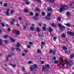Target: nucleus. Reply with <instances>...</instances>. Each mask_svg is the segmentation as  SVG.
Masks as SVG:
<instances>
[{
    "label": "nucleus",
    "instance_id": "nucleus-1",
    "mask_svg": "<svg viewBox=\"0 0 74 74\" xmlns=\"http://www.w3.org/2000/svg\"><path fill=\"white\" fill-rule=\"evenodd\" d=\"M60 7L61 8L59 9V11L60 12H62L63 10H66L68 8L66 6H64L63 5H60Z\"/></svg>",
    "mask_w": 74,
    "mask_h": 74
},
{
    "label": "nucleus",
    "instance_id": "nucleus-2",
    "mask_svg": "<svg viewBox=\"0 0 74 74\" xmlns=\"http://www.w3.org/2000/svg\"><path fill=\"white\" fill-rule=\"evenodd\" d=\"M65 61L66 62V63L67 66H71L73 65V62L71 61H69V62L67 61V60H65Z\"/></svg>",
    "mask_w": 74,
    "mask_h": 74
},
{
    "label": "nucleus",
    "instance_id": "nucleus-3",
    "mask_svg": "<svg viewBox=\"0 0 74 74\" xmlns=\"http://www.w3.org/2000/svg\"><path fill=\"white\" fill-rule=\"evenodd\" d=\"M51 14L50 13H49L47 14V17H46V19H47V20H49V19H51V17H50V16H51Z\"/></svg>",
    "mask_w": 74,
    "mask_h": 74
},
{
    "label": "nucleus",
    "instance_id": "nucleus-4",
    "mask_svg": "<svg viewBox=\"0 0 74 74\" xmlns=\"http://www.w3.org/2000/svg\"><path fill=\"white\" fill-rule=\"evenodd\" d=\"M67 33L68 34H69L71 36H74V34L73 32L68 31L67 32Z\"/></svg>",
    "mask_w": 74,
    "mask_h": 74
},
{
    "label": "nucleus",
    "instance_id": "nucleus-5",
    "mask_svg": "<svg viewBox=\"0 0 74 74\" xmlns=\"http://www.w3.org/2000/svg\"><path fill=\"white\" fill-rule=\"evenodd\" d=\"M9 11H10V9H8L6 10V14L7 15V16H10V13H9Z\"/></svg>",
    "mask_w": 74,
    "mask_h": 74
},
{
    "label": "nucleus",
    "instance_id": "nucleus-6",
    "mask_svg": "<svg viewBox=\"0 0 74 74\" xmlns=\"http://www.w3.org/2000/svg\"><path fill=\"white\" fill-rule=\"evenodd\" d=\"M15 21V19H12L11 21V23L12 25H14V22Z\"/></svg>",
    "mask_w": 74,
    "mask_h": 74
},
{
    "label": "nucleus",
    "instance_id": "nucleus-7",
    "mask_svg": "<svg viewBox=\"0 0 74 74\" xmlns=\"http://www.w3.org/2000/svg\"><path fill=\"white\" fill-rule=\"evenodd\" d=\"M60 29L62 30H65V28L64 26H62L61 27Z\"/></svg>",
    "mask_w": 74,
    "mask_h": 74
},
{
    "label": "nucleus",
    "instance_id": "nucleus-8",
    "mask_svg": "<svg viewBox=\"0 0 74 74\" xmlns=\"http://www.w3.org/2000/svg\"><path fill=\"white\" fill-rule=\"evenodd\" d=\"M12 54L11 55H8V56H7V59H6V61H7V60H8V58L11 57V56H12Z\"/></svg>",
    "mask_w": 74,
    "mask_h": 74
},
{
    "label": "nucleus",
    "instance_id": "nucleus-9",
    "mask_svg": "<svg viewBox=\"0 0 74 74\" xmlns=\"http://www.w3.org/2000/svg\"><path fill=\"white\" fill-rule=\"evenodd\" d=\"M62 49L64 50H67V47L63 46L62 47Z\"/></svg>",
    "mask_w": 74,
    "mask_h": 74
},
{
    "label": "nucleus",
    "instance_id": "nucleus-10",
    "mask_svg": "<svg viewBox=\"0 0 74 74\" xmlns=\"http://www.w3.org/2000/svg\"><path fill=\"white\" fill-rule=\"evenodd\" d=\"M16 33V35H17V36H18V35H19V31H16V33L15 32V33Z\"/></svg>",
    "mask_w": 74,
    "mask_h": 74
},
{
    "label": "nucleus",
    "instance_id": "nucleus-11",
    "mask_svg": "<svg viewBox=\"0 0 74 74\" xmlns=\"http://www.w3.org/2000/svg\"><path fill=\"white\" fill-rule=\"evenodd\" d=\"M65 25L67 26H68V27H71V26L70 24H69L68 23H67Z\"/></svg>",
    "mask_w": 74,
    "mask_h": 74
},
{
    "label": "nucleus",
    "instance_id": "nucleus-12",
    "mask_svg": "<svg viewBox=\"0 0 74 74\" xmlns=\"http://www.w3.org/2000/svg\"><path fill=\"white\" fill-rule=\"evenodd\" d=\"M9 65H10V66H11L13 67H15V65L12 64H11V63L9 64Z\"/></svg>",
    "mask_w": 74,
    "mask_h": 74
},
{
    "label": "nucleus",
    "instance_id": "nucleus-13",
    "mask_svg": "<svg viewBox=\"0 0 74 74\" xmlns=\"http://www.w3.org/2000/svg\"><path fill=\"white\" fill-rule=\"evenodd\" d=\"M51 25L52 26V27H56V24H55L54 23L51 24Z\"/></svg>",
    "mask_w": 74,
    "mask_h": 74
},
{
    "label": "nucleus",
    "instance_id": "nucleus-14",
    "mask_svg": "<svg viewBox=\"0 0 74 74\" xmlns=\"http://www.w3.org/2000/svg\"><path fill=\"white\" fill-rule=\"evenodd\" d=\"M52 10V8H47V11H51Z\"/></svg>",
    "mask_w": 74,
    "mask_h": 74
},
{
    "label": "nucleus",
    "instance_id": "nucleus-15",
    "mask_svg": "<svg viewBox=\"0 0 74 74\" xmlns=\"http://www.w3.org/2000/svg\"><path fill=\"white\" fill-rule=\"evenodd\" d=\"M33 19L34 20H37V19H38L39 18H38L37 17H34Z\"/></svg>",
    "mask_w": 74,
    "mask_h": 74
},
{
    "label": "nucleus",
    "instance_id": "nucleus-16",
    "mask_svg": "<svg viewBox=\"0 0 74 74\" xmlns=\"http://www.w3.org/2000/svg\"><path fill=\"white\" fill-rule=\"evenodd\" d=\"M45 66H46V68H47L48 69L50 68V66H49V64L46 65Z\"/></svg>",
    "mask_w": 74,
    "mask_h": 74
},
{
    "label": "nucleus",
    "instance_id": "nucleus-17",
    "mask_svg": "<svg viewBox=\"0 0 74 74\" xmlns=\"http://www.w3.org/2000/svg\"><path fill=\"white\" fill-rule=\"evenodd\" d=\"M74 57V54H72L70 56V58L72 59Z\"/></svg>",
    "mask_w": 74,
    "mask_h": 74
},
{
    "label": "nucleus",
    "instance_id": "nucleus-18",
    "mask_svg": "<svg viewBox=\"0 0 74 74\" xmlns=\"http://www.w3.org/2000/svg\"><path fill=\"white\" fill-rule=\"evenodd\" d=\"M66 14L68 16H70V13L69 12H66Z\"/></svg>",
    "mask_w": 74,
    "mask_h": 74
},
{
    "label": "nucleus",
    "instance_id": "nucleus-19",
    "mask_svg": "<svg viewBox=\"0 0 74 74\" xmlns=\"http://www.w3.org/2000/svg\"><path fill=\"white\" fill-rule=\"evenodd\" d=\"M14 10H11V11L10 12V13L11 14H13V13H14Z\"/></svg>",
    "mask_w": 74,
    "mask_h": 74
},
{
    "label": "nucleus",
    "instance_id": "nucleus-20",
    "mask_svg": "<svg viewBox=\"0 0 74 74\" xmlns=\"http://www.w3.org/2000/svg\"><path fill=\"white\" fill-rule=\"evenodd\" d=\"M33 68H34V69H37V66L36 64H34L33 65Z\"/></svg>",
    "mask_w": 74,
    "mask_h": 74
},
{
    "label": "nucleus",
    "instance_id": "nucleus-21",
    "mask_svg": "<svg viewBox=\"0 0 74 74\" xmlns=\"http://www.w3.org/2000/svg\"><path fill=\"white\" fill-rule=\"evenodd\" d=\"M10 39L12 42H14L15 41V40H14V39H13L11 38H10Z\"/></svg>",
    "mask_w": 74,
    "mask_h": 74
},
{
    "label": "nucleus",
    "instance_id": "nucleus-22",
    "mask_svg": "<svg viewBox=\"0 0 74 74\" xmlns=\"http://www.w3.org/2000/svg\"><path fill=\"white\" fill-rule=\"evenodd\" d=\"M47 1H49V2H51V3H53L54 1L53 0H47Z\"/></svg>",
    "mask_w": 74,
    "mask_h": 74
},
{
    "label": "nucleus",
    "instance_id": "nucleus-23",
    "mask_svg": "<svg viewBox=\"0 0 74 74\" xmlns=\"http://www.w3.org/2000/svg\"><path fill=\"white\" fill-rule=\"evenodd\" d=\"M62 37H66V35L64 34H62Z\"/></svg>",
    "mask_w": 74,
    "mask_h": 74
},
{
    "label": "nucleus",
    "instance_id": "nucleus-24",
    "mask_svg": "<svg viewBox=\"0 0 74 74\" xmlns=\"http://www.w3.org/2000/svg\"><path fill=\"white\" fill-rule=\"evenodd\" d=\"M42 29L44 30L45 31L46 30V29H47V28H46V27H42Z\"/></svg>",
    "mask_w": 74,
    "mask_h": 74
},
{
    "label": "nucleus",
    "instance_id": "nucleus-25",
    "mask_svg": "<svg viewBox=\"0 0 74 74\" xmlns=\"http://www.w3.org/2000/svg\"><path fill=\"white\" fill-rule=\"evenodd\" d=\"M23 11H24V12H28V10L26 9H24Z\"/></svg>",
    "mask_w": 74,
    "mask_h": 74
},
{
    "label": "nucleus",
    "instance_id": "nucleus-26",
    "mask_svg": "<svg viewBox=\"0 0 74 74\" xmlns=\"http://www.w3.org/2000/svg\"><path fill=\"white\" fill-rule=\"evenodd\" d=\"M37 52L38 53H41V51L39 49H38L37 50Z\"/></svg>",
    "mask_w": 74,
    "mask_h": 74
},
{
    "label": "nucleus",
    "instance_id": "nucleus-27",
    "mask_svg": "<svg viewBox=\"0 0 74 74\" xmlns=\"http://www.w3.org/2000/svg\"><path fill=\"white\" fill-rule=\"evenodd\" d=\"M16 46L17 47H19L20 46V44H19V43L18 42L16 44Z\"/></svg>",
    "mask_w": 74,
    "mask_h": 74
},
{
    "label": "nucleus",
    "instance_id": "nucleus-28",
    "mask_svg": "<svg viewBox=\"0 0 74 74\" xmlns=\"http://www.w3.org/2000/svg\"><path fill=\"white\" fill-rule=\"evenodd\" d=\"M58 26L60 28V27L62 26V24H59L58 25Z\"/></svg>",
    "mask_w": 74,
    "mask_h": 74
},
{
    "label": "nucleus",
    "instance_id": "nucleus-29",
    "mask_svg": "<svg viewBox=\"0 0 74 74\" xmlns=\"http://www.w3.org/2000/svg\"><path fill=\"white\" fill-rule=\"evenodd\" d=\"M49 32H52V29L51 28V27H49Z\"/></svg>",
    "mask_w": 74,
    "mask_h": 74
},
{
    "label": "nucleus",
    "instance_id": "nucleus-30",
    "mask_svg": "<svg viewBox=\"0 0 74 74\" xmlns=\"http://www.w3.org/2000/svg\"><path fill=\"white\" fill-rule=\"evenodd\" d=\"M16 50L17 51H21V49H19L18 48H16Z\"/></svg>",
    "mask_w": 74,
    "mask_h": 74
},
{
    "label": "nucleus",
    "instance_id": "nucleus-31",
    "mask_svg": "<svg viewBox=\"0 0 74 74\" xmlns=\"http://www.w3.org/2000/svg\"><path fill=\"white\" fill-rule=\"evenodd\" d=\"M36 31L38 32L40 31V29L39 28L37 27L36 29Z\"/></svg>",
    "mask_w": 74,
    "mask_h": 74
},
{
    "label": "nucleus",
    "instance_id": "nucleus-32",
    "mask_svg": "<svg viewBox=\"0 0 74 74\" xmlns=\"http://www.w3.org/2000/svg\"><path fill=\"white\" fill-rule=\"evenodd\" d=\"M39 10H40V9H39V8H36V9L35 11H39Z\"/></svg>",
    "mask_w": 74,
    "mask_h": 74
},
{
    "label": "nucleus",
    "instance_id": "nucleus-33",
    "mask_svg": "<svg viewBox=\"0 0 74 74\" xmlns=\"http://www.w3.org/2000/svg\"><path fill=\"white\" fill-rule=\"evenodd\" d=\"M30 29L31 30H34V27H30Z\"/></svg>",
    "mask_w": 74,
    "mask_h": 74
},
{
    "label": "nucleus",
    "instance_id": "nucleus-34",
    "mask_svg": "<svg viewBox=\"0 0 74 74\" xmlns=\"http://www.w3.org/2000/svg\"><path fill=\"white\" fill-rule=\"evenodd\" d=\"M42 15H45V12H42Z\"/></svg>",
    "mask_w": 74,
    "mask_h": 74
},
{
    "label": "nucleus",
    "instance_id": "nucleus-35",
    "mask_svg": "<svg viewBox=\"0 0 74 74\" xmlns=\"http://www.w3.org/2000/svg\"><path fill=\"white\" fill-rule=\"evenodd\" d=\"M41 44L42 45H45V43L44 42H41Z\"/></svg>",
    "mask_w": 74,
    "mask_h": 74
},
{
    "label": "nucleus",
    "instance_id": "nucleus-36",
    "mask_svg": "<svg viewBox=\"0 0 74 74\" xmlns=\"http://www.w3.org/2000/svg\"><path fill=\"white\" fill-rule=\"evenodd\" d=\"M4 38H7V37H8V36L7 35H4Z\"/></svg>",
    "mask_w": 74,
    "mask_h": 74
},
{
    "label": "nucleus",
    "instance_id": "nucleus-37",
    "mask_svg": "<svg viewBox=\"0 0 74 74\" xmlns=\"http://www.w3.org/2000/svg\"><path fill=\"white\" fill-rule=\"evenodd\" d=\"M39 14L38 13H36L35 14V16H38Z\"/></svg>",
    "mask_w": 74,
    "mask_h": 74
},
{
    "label": "nucleus",
    "instance_id": "nucleus-38",
    "mask_svg": "<svg viewBox=\"0 0 74 74\" xmlns=\"http://www.w3.org/2000/svg\"><path fill=\"white\" fill-rule=\"evenodd\" d=\"M7 5V3H4L3 4V6L4 7H6Z\"/></svg>",
    "mask_w": 74,
    "mask_h": 74
},
{
    "label": "nucleus",
    "instance_id": "nucleus-39",
    "mask_svg": "<svg viewBox=\"0 0 74 74\" xmlns=\"http://www.w3.org/2000/svg\"><path fill=\"white\" fill-rule=\"evenodd\" d=\"M4 42H5V44H7V43H8V41L7 40H5L4 41Z\"/></svg>",
    "mask_w": 74,
    "mask_h": 74
},
{
    "label": "nucleus",
    "instance_id": "nucleus-40",
    "mask_svg": "<svg viewBox=\"0 0 74 74\" xmlns=\"http://www.w3.org/2000/svg\"><path fill=\"white\" fill-rule=\"evenodd\" d=\"M36 0L37 2H38H38H41V0Z\"/></svg>",
    "mask_w": 74,
    "mask_h": 74
},
{
    "label": "nucleus",
    "instance_id": "nucleus-41",
    "mask_svg": "<svg viewBox=\"0 0 74 74\" xmlns=\"http://www.w3.org/2000/svg\"><path fill=\"white\" fill-rule=\"evenodd\" d=\"M52 53L54 55H56V52L55 51H53Z\"/></svg>",
    "mask_w": 74,
    "mask_h": 74
},
{
    "label": "nucleus",
    "instance_id": "nucleus-42",
    "mask_svg": "<svg viewBox=\"0 0 74 74\" xmlns=\"http://www.w3.org/2000/svg\"><path fill=\"white\" fill-rule=\"evenodd\" d=\"M21 55L23 56H25V54L24 53H22L21 54Z\"/></svg>",
    "mask_w": 74,
    "mask_h": 74
},
{
    "label": "nucleus",
    "instance_id": "nucleus-43",
    "mask_svg": "<svg viewBox=\"0 0 74 74\" xmlns=\"http://www.w3.org/2000/svg\"><path fill=\"white\" fill-rule=\"evenodd\" d=\"M30 69L31 71H33V67H31L30 68Z\"/></svg>",
    "mask_w": 74,
    "mask_h": 74
},
{
    "label": "nucleus",
    "instance_id": "nucleus-44",
    "mask_svg": "<svg viewBox=\"0 0 74 74\" xmlns=\"http://www.w3.org/2000/svg\"><path fill=\"white\" fill-rule=\"evenodd\" d=\"M61 19V18L60 17H59L58 18V20L59 21H60V20Z\"/></svg>",
    "mask_w": 74,
    "mask_h": 74
},
{
    "label": "nucleus",
    "instance_id": "nucleus-45",
    "mask_svg": "<svg viewBox=\"0 0 74 74\" xmlns=\"http://www.w3.org/2000/svg\"><path fill=\"white\" fill-rule=\"evenodd\" d=\"M27 47L28 48H31V46L29 45H27Z\"/></svg>",
    "mask_w": 74,
    "mask_h": 74
},
{
    "label": "nucleus",
    "instance_id": "nucleus-46",
    "mask_svg": "<svg viewBox=\"0 0 74 74\" xmlns=\"http://www.w3.org/2000/svg\"><path fill=\"white\" fill-rule=\"evenodd\" d=\"M53 38L54 40H56L57 38L56 37H54Z\"/></svg>",
    "mask_w": 74,
    "mask_h": 74
},
{
    "label": "nucleus",
    "instance_id": "nucleus-47",
    "mask_svg": "<svg viewBox=\"0 0 74 74\" xmlns=\"http://www.w3.org/2000/svg\"><path fill=\"white\" fill-rule=\"evenodd\" d=\"M60 62H62L63 60V58H61L60 59Z\"/></svg>",
    "mask_w": 74,
    "mask_h": 74
},
{
    "label": "nucleus",
    "instance_id": "nucleus-48",
    "mask_svg": "<svg viewBox=\"0 0 74 74\" xmlns=\"http://www.w3.org/2000/svg\"><path fill=\"white\" fill-rule=\"evenodd\" d=\"M29 45H32V44H33V43L31 42H29Z\"/></svg>",
    "mask_w": 74,
    "mask_h": 74
},
{
    "label": "nucleus",
    "instance_id": "nucleus-49",
    "mask_svg": "<svg viewBox=\"0 0 74 74\" xmlns=\"http://www.w3.org/2000/svg\"><path fill=\"white\" fill-rule=\"evenodd\" d=\"M2 44V40L0 39V45Z\"/></svg>",
    "mask_w": 74,
    "mask_h": 74
},
{
    "label": "nucleus",
    "instance_id": "nucleus-50",
    "mask_svg": "<svg viewBox=\"0 0 74 74\" xmlns=\"http://www.w3.org/2000/svg\"><path fill=\"white\" fill-rule=\"evenodd\" d=\"M53 60H56V58L55 57H53Z\"/></svg>",
    "mask_w": 74,
    "mask_h": 74
},
{
    "label": "nucleus",
    "instance_id": "nucleus-51",
    "mask_svg": "<svg viewBox=\"0 0 74 74\" xmlns=\"http://www.w3.org/2000/svg\"><path fill=\"white\" fill-rule=\"evenodd\" d=\"M29 14L30 15H33V13L32 12H30Z\"/></svg>",
    "mask_w": 74,
    "mask_h": 74
},
{
    "label": "nucleus",
    "instance_id": "nucleus-52",
    "mask_svg": "<svg viewBox=\"0 0 74 74\" xmlns=\"http://www.w3.org/2000/svg\"><path fill=\"white\" fill-rule=\"evenodd\" d=\"M31 63H32V62L30 61H29L28 62V64H31Z\"/></svg>",
    "mask_w": 74,
    "mask_h": 74
},
{
    "label": "nucleus",
    "instance_id": "nucleus-53",
    "mask_svg": "<svg viewBox=\"0 0 74 74\" xmlns=\"http://www.w3.org/2000/svg\"><path fill=\"white\" fill-rule=\"evenodd\" d=\"M54 63L55 64H56V63H58V61H54Z\"/></svg>",
    "mask_w": 74,
    "mask_h": 74
},
{
    "label": "nucleus",
    "instance_id": "nucleus-54",
    "mask_svg": "<svg viewBox=\"0 0 74 74\" xmlns=\"http://www.w3.org/2000/svg\"><path fill=\"white\" fill-rule=\"evenodd\" d=\"M50 53H52L53 52V50H51L49 51Z\"/></svg>",
    "mask_w": 74,
    "mask_h": 74
},
{
    "label": "nucleus",
    "instance_id": "nucleus-55",
    "mask_svg": "<svg viewBox=\"0 0 74 74\" xmlns=\"http://www.w3.org/2000/svg\"><path fill=\"white\" fill-rule=\"evenodd\" d=\"M11 50H12V51H14V49H15L14 47H12L11 48Z\"/></svg>",
    "mask_w": 74,
    "mask_h": 74
},
{
    "label": "nucleus",
    "instance_id": "nucleus-56",
    "mask_svg": "<svg viewBox=\"0 0 74 74\" xmlns=\"http://www.w3.org/2000/svg\"><path fill=\"white\" fill-rule=\"evenodd\" d=\"M30 3V2H26L25 3L26 4H29Z\"/></svg>",
    "mask_w": 74,
    "mask_h": 74
},
{
    "label": "nucleus",
    "instance_id": "nucleus-57",
    "mask_svg": "<svg viewBox=\"0 0 74 74\" xmlns=\"http://www.w3.org/2000/svg\"><path fill=\"white\" fill-rule=\"evenodd\" d=\"M18 19L20 20H22V18H21V17H18Z\"/></svg>",
    "mask_w": 74,
    "mask_h": 74
},
{
    "label": "nucleus",
    "instance_id": "nucleus-58",
    "mask_svg": "<svg viewBox=\"0 0 74 74\" xmlns=\"http://www.w3.org/2000/svg\"><path fill=\"white\" fill-rule=\"evenodd\" d=\"M1 25L2 27H4V24H3V23H1Z\"/></svg>",
    "mask_w": 74,
    "mask_h": 74
},
{
    "label": "nucleus",
    "instance_id": "nucleus-59",
    "mask_svg": "<svg viewBox=\"0 0 74 74\" xmlns=\"http://www.w3.org/2000/svg\"><path fill=\"white\" fill-rule=\"evenodd\" d=\"M10 30H11V29H10V28H8V32H10Z\"/></svg>",
    "mask_w": 74,
    "mask_h": 74
},
{
    "label": "nucleus",
    "instance_id": "nucleus-60",
    "mask_svg": "<svg viewBox=\"0 0 74 74\" xmlns=\"http://www.w3.org/2000/svg\"><path fill=\"white\" fill-rule=\"evenodd\" d=\"M45 68L44 67H43L42 68V70H43V71H44L45 70Z\"/></svg>",
    "mask_w": 74,
    "mask_h": 74
},
{
    "label": "nucleus",
    "instance_id": "nucleus-61",
    "mask_svg": "<svg viewBox=\"0 0 74 74\" xmlns=\"http://www.w3.org/2000/svg\"><path fill=\"white\" fill-rule=\"evenodd\" d=\"M38 25L40 27H41V23H39L38 24Z\"/></svg>",
    "mask_w": 74,
    "mask_h": 74
},
{
    "label": "nucleus",
    "instance_id": "nucleus-62",
    "mask_svg": "<svg viewBox=\"0 0 74 74\" xmlns=\"http://www.w3.org/2000/svg\"><path fill=\"white\" fill-rule=\"evenodd\" d=\"M41 64H44V61H42L41 62Z\"/></svg>",
    "mask_w": 74,
    "mask_h": 74
},
{
    "label": "nucleus",
    "instance_id": "nucleus-63",
    "mask_svg": "<svg viewBox=\"0 0 74 74\" xmlns=\"http://www.w3.org/2000/svg\"><path fill=\"white\" fill-rule=\"evenodd\" d=\"M24 52L25 53H27V51H26L25 50L24 51Z\"/></svg>",
    "mask_w": 74,
    "mask_h": 74
},
{
    "label": "nucleus",
    "instance_id": "nucleus-64",
    "mask_svg": "<svg viewBox=\"0 0 74 74\" xmlns=\"http://www.w3.org/2000/svg\"><path fill=\"white\" fill-rule=\"evenodd\" d=\"M6 27H9V26H8V25L7 24H6Z\"/></svg>",
    "mask_w": 74,
    "mask_h": 74
}]
</instances>
